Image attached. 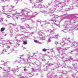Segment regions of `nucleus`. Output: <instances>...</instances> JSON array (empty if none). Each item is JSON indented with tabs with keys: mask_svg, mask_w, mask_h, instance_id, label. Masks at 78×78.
<instances>
[{
	"mask_svg": "<svg viewBox=\"0 0 78 78\" xmlns=\"http://www.w3.org/2000/svg\"><path fill=\"white\" fill-rule=\"evenodd\" d=\"M62 19L63 18H70L69 21H66L64 23V24L65 25H63L62 26L63 27V30H69L70 28H67V26H71V24H69V23H71V20H73V23H75L76 22V18H77V17L75 15L71 14L67 15V14H65L63 15H62L61 16ZM67 28L68 29H67Z\"/></svg>",
	"mask_w": 78,
	"mask_h": 78,
	"instance_id": "f257e3e1",
	"label": "nucleus"
},
{
	"mask_svg": "<svg viewBox=\"0 0 78 78\" xmlns=\"http://www.w3.org/2000/svg\"><path fill=\"white\" fill-rule=\"evenodd\" d=\"M69 3V0H65V2H62L60 3L61 5L59 6V3L54 5V7H53L52 8H49V6H45L43 5V7L47 8V9L48 11H49L50 12H52L54 11V10H56L55 11H59L62 10V8L65 6H67Z\"/></svg>",
	"mask_w": 78,
	"mask_h": 78,
	"instance_id": "f03ea898",
	"label": "nucleus"
},
{
	"mask_svg": "<svg viewBox=\"0 0 78 78\" xmlns=\"http://www.w3.org/2000/svg\"><path fill=\"white\" fill-rule=\"evenodd\" d=\"M22 12H20L19 13H18L17 12H16V14H19L20 16H22V15H24V16H26L25 18H23L22 19H24V20H30L31 19L33 18V17H35L37 15V14H34V13H33V15H27L28 13L33 12L31 11H27L26 9H23L22 10Z\"/></svg>",
	"mask_w": 78,
	"mask_h": 78,
	"instance_id": "7ed1b4c3",
	"label": "nucleus"
},
{
	"mask_svg": "<svg viewBox=\"0 0 78 78\" xmlns=\"http://www.w3.org/2000/svg\"><path fill=\"white\" fill-rule=\"evenodd\" d=\"M55 68L51 70V71H50L47 75V77L49 78H54L56 76V75L55 74V69L56 68L59 67V63H55L54 64Z\"/></svg>",
	"mask_w": 78,
	"mask_h": 78,
	"instance_id": "20e7f679",
	"label": "nucleus"
},
{
	"mask_svg": "<svg viewBox=\"0 0 78 78\" xmlns=\"http://www.w3.org/2000/svg\"><path fill=\"white\" fill-rule=\"evenodd\" d=\"M42 62H40V61H38L37 62H35L33 63L32 64L33 65L37 66H35L34 68H31V71L32 72H39L41 71V67L42 65Z\"/></svg>",
	"mask_w": 78,
	"mask_h": 78,
	"instance_id": "39448f33",
	"label": "nucleus"
},
{
	"mask_svg": "<svg viewBox=\"0 0 78 78\" xmlns=\"http://www.w3.org/2000/svg\"><path fill=\"white\" fill-rule=\"evenodd\" d=\"M69 48H62L60 47L58 48H57L58 51L60 54L59 55H58L57 56H59V58L61 59H64V55H65V51L66 50H68Z\"/></svg>",
	"mask_w": 78,
	"mask_h": 78,
	"instance_id": "423d86ee",
	"label": "nucleus"
},
{
	"mask_svg": "<svg viewBox=\"0 0 78 78\" xmlns=\"http://www.w3.org/2000/svg\"><path fill=\"white\" fill-rule=\"evenodd\" d=\"M48 12V13L49 14V16L51 17V18H52L51 20H49V21H51V23H56L57 22V23H59L60 22V21L59 20H56V19L55 18H58V17H59V16L56 15H54L53 14H52V12Z\"/></svg>",
	"mask_w": 78,
	"mask_h": 78,
	"instance_id": "0eeeda50",
	"label": "nucleus"
},
{
	"mask_svg": "<svg viewBox=\"0 0 78 78\" xmlns=\"http://www.w3.org/2000/svg\"><path fill=\"white\" fill-rule=\"evenodd\" d=\"M72 66L74 67V70H72L73 72H75L76 73H73V74H71V76H72V77H76L77 78L78 77V68H77V65L76 64H72ZM78 72V73H77Z\"/></svg>",
	"mask_w": 78,
	"mask_h": 78,
	"instance_id": "6e6552de",
	"label": "nucleus"
},
{
	"mask_svg": "<svg viewBox=\"0 0 78 78\" xmlns=\"http://www.w3.org/2000/svg\"><path fill=\"white\" fill-rule=\"evenodd\" d=\"M53 65V64L49 63H48L47 64H45L44 65H43L44 69L43 70H48L49 67H51Z\"/></svg>",
	"mask_w": 78,
	"mask_h": 78,
	"instance_id": "1a4fd4ad",
	"label": "nucleus"
},
{
	"mask_svg": "<svg viewBox=\"0 0 78 78\" xmlns=\"http://www.w3.org/2000/svg\"><path fill=\"white\" fill-rule=\"evenodd\" d=\"M71 46L72 47H74V48H77L74 50L75 51H76L77 54H78V43H76V42L74 41V43H71Z\"/></svg>",
	"mask_w": 78,
	"mask_h": 78,
	"instance_id": "9d476101",
	"label": "nucleus"
},
{
	"mask_svg": "<svg viewBox=\"0 0 78 78\" xmlns=\"http://www.w3.org/2000/svg\"><path fill=\"white\" fill-rule=\"evenodd\" d=\"M73 30H78V27L77 26L75 27H70V28H69L68 30H62V31H63V32H64L65 33H67L69 31H71V32L72 33H73Z\"/></svg>",
	"mask_w": 78,
	"mask_h": 78,
	"instance_id": "9b49d317",
	"label": "nucleus"
},
{
	"mask_svg": "<svg viewBox=\"0 0 78 78\" xmlns=\"http://www.w3.org/2000/svg\"><path fill=\"white\" fill-rule=\"evenodd\" d=\"M64 67L65 68H69V72H71V74H72L73 73V71H72V70H73V67H69L67 66L66 64H64Z\"/></svg>",
	"mask_w": 78,
	"mask_h": 78,
	"instance_id": "f8f14e48",
	"label": "nucleus"
},
{
	"mask_svg": "<svg viewBox=\"0 0 78 78\" xmlns=\"http://www.w3.org/2000/svg\"><path fill=\"white\" fill-rule=\"evenodd\" d=\"M68 39H67V38H63V41L64 42H65L66 41H68V42L69 43H70V45H71V43H74V42H72L70 40H69L70 38V37H69L68 38Z\"/></svg>",
	"mask_w": 78,
	"mask_h": 78,
	"instance_id": "ddd939ff",
	"label": "nucleus"
},
{
	"mask_svg": "<svg viewBox=\"0 0 78 78\" xmlns=\"http://www.w3.org/2000/svg\"><path fill=\"white\" fill-rule=\"evenodd\" d=\"M9 48H10V46H8V47L6 49H4L2 51V54H5L6 52H8V51L7 50L9 49Z\"/></svg>",
	"mask_w": 78,
	"mask_h": 78,
	"instance_id": "4468645a",
	"label": "nucleus"
},
{
	"mask_svg": "<svg viewBox=\"0 0 78 78\" xmlns=\"http://www.w3.org/2000/svg\"><path fill=\"white\" fill-rule=\"evenodd\" d=\"M30 58L28 57V58L26 60H25L24 58H22L21 60L20 61V62L21 61H23V62L24 63H25V62H27L28 61H29V60H30Z\"/></svg>",
	"mask_w": 78,
	"mask_h": 78,
	"instance_id": "2eb2a0df",
	"label": "nucleus"
},
{
	"mask_svg": "<svg viewBox=\"0 0 78 78\" xmlns=\"http://www.w3.org/2000/svg\"><path fill=\"white\" fill-rule=\"evenodd\" d=\"M1 39H0V44H2L3 45L2 46H1V47H4V45H5V43H4L5 42L4 41H3L2 40V38H1Z\"/></svg>",
	"mask_w": 78,
	"mask_h": 78,
	"instance_id": "dca6fc26",
	"label": "nucleus"
},
{
	"mask_svg": "<svg viewBox=\"0 0 78 78\" xmlns=\"http://www.w3.org/2000/svg\"><path fill=\"white\" fill-rule=\"evenodd\" d=\"M20 41V40H18V41L16 42V43L15 44V45L14 46V47H15V48H17V47H19V45H20V44L19 43V42Z\"/></svg>",
	"mask_w": 78,
	"mask_h": 78,
	"instance_id": "f3484780",
	"label": "nucleus"
},
{
	"mask_svg": "<svg viewBox=\"0 0 78 78\" xmlns=\"http://www.w3.org/2000/svg\"><path fill=\"white\" fill-rule=\"evenodd\" d=\"M12 17V19L13 20H15V19H18V17H17V16L15 14H13V16Z\"/></svg>",
	"mask_w": 78,
	"mask_h": 78,
	"instance_id": "a211bd4d",
	"label": "nucleus"
},
{
	"mask_svg": "<svg viewBox=\"0 0 78 78\" xmlns=\"http://www.w3.org/2000/svg\"><path fill=\"white\" fill-rule=\"evenodd\" d=\"M55 25H56V26H58V27H60V25L59 24H55V23H52L51 24V26H52V28H54V27L55 26Z\"/></svg>",
	"mask_w": 78,
	"mask_h": 78,
	"instance_id": "6ab92c4d",
	"label": "nucleus"
},
{
	"mask_svg": "<svg viewBox=\"0 0 78 78\" xmlns=\"http://www.w3.org/2000/svg\"><path fill=\"white\" fill-rule=\"evenodd\" d=\"M23 32L24 33H30V34H33L34 33L33 32L32 33L28 32V30L25 29L24 30V31Z\"/></svg>",
	"mask_w": 78,
	"mask_h": 78,
	"instance_id": "aec40b11",
	"label": "nucleus"
},
{
	"mask_svg": "<svg viewBox=\"0 0 78 78\" xmlns=\"http://www.w3.org/2000/svg\"><path fill=\"white\" fill-rule=\"evenodd\" d=\"M5 6H3L2 8L3 10L2 11H1V13H2V14H5V12H6V11L4 9V8H5Z\"/></svg>",
	"mask_w": 78,
	"mask_h": 78,
	"instance_id": "412c9836",
	"label": "nucleus"
},
{
	"mask_svg": "<svg viewBox=\"0 0 78 78\" xmlns=\"http://www.w3.org/2000/svg\"><path fill=\"white\" fill-rule=\"evenodd\" d=\"M43 5H42L40 4H39L37 6V8H38L39 9L40 8H43Z\"/></svg>",
	"mask_w": 78,
	"mask_h": 78,
	"instance_id": "4be33fe9",
	"label": "nucleus"
},
{
	"mask_svg": "<svg viewBox=\"0 0 78 78\" xmlns=\"http://www.w3.org/2000/svg\"><path fill=\"white\" fill-rule=\"evenodd\" d=\"M60 75L59 76V78H63V76H62V73H59Z\"/></svg>",
	"mask_w": 78,
	"mask_h": 78,
	"instance_id": "5701e85b",
	"label": "nucleus"
},
{
	"mask_svg": "<svg viewBox=\"0 0 78 78\" xmlns=\"http://www.w3.org/2000/svg\"><path fill=\"white\" fill-rule=\"evenodd\" d=\"M41 12H42L43 13H44L45 14V13H47V14H48V12H47L46 11H44V10H43L41 11Z\"/></svg>",
	"mask_w": 78,
	"mask_h": 78,
	"instance_id": "b1692460",
	"label": "nucleus"
},
{
	"mask_svg": "<svg viewBox=\"0 0 78 78\" xmlns=\"http://www.w3.org/2000/svg\"><path fill=\"white\" fill-rule=\"evenodd\" d=\"M9 26L8 27V28H11V26H10L9 25H12L13 27H14V26H15V25H14V24H12V23H9L8 24Z\"/></svg>",
	"mask_w": 78,
	"mask_h": 78,
	"instance_id": "393cba45",
	"label": "nucleus"
},
{
	"mask_svg": "<svg viewBox=\"0 0 78 78\" xmlns=\"http://www.w3.org/2000/svg\"><path fill=\"white\" fill-rule=\"evenodd\" d=\"M11 41H12V40H11V41H9V40H6V41H4V42H5V44H7V42L11 43Z\"/></svg>",
	"mask_w": 78,
	"mask_h": 78,
	"instance_id": "a878e982",
	"label": "nucleus"
},
{
	"mask_svg": "<svg viewBox=\"0 0 78 78\" xmlns=\"http://www.w3.org/2000/svg\"><path fill=\"white\" fill-rule=\"evenodd\" d=\"M65 42H62L60 43V44L62 45V47H63L64 45H65Z\"/></svg>",
	"mask_w": 78,
	"mask_h": 78,
	"instance_id": "bb28decb",
	"label": "nucleus"
},
{
	"mask_svg": "<svg viewBox=\"0 0 78 78\" xmlns=\"http://www.w3.org/2000/svg\"><path fill=\"white\" fill-rule=\"evenodd\" d=\"M3 70L5 72L3 73H7L8 72V70L3 69Z\"/></svg>",
	"mask_w": 78,
	"mask_h": 78,
	"instance_id": "cd10ccee",
	"label": "nucleus"
},
{
	"mask_svg": "<svg viewBox=\"0 0 78 78\" xmlns=\"http://www.w3.org/2000/svg\"><path fill=\"white\" fill-rule=\"evenodd\" d=\"M5 30V27H2L0 31L1 32H2V31H3L4 30Z\"/></svg>",
	"mask_w": 78,
	"mask_h": 78,
	"instance_id": "c85d7f7f",
	"label": "nucleus"
},
{
	"mask_svg": "<svg viewBox=\"0 0 78 78\" xmlns=\"http://www.w3.org/2000/svg\"><path fill=\"white\" fill-rule=\"evenodd\" d=\"M23 44H24V45H26L27 44V40L23 41Z\"/></svg>",
	"mask_w": 78,
	"mask_h": 78,
	"instance_id": "c756f323",
	"label": "nucleus"
},
{
	"mask_svg": "<svg viewBox=\"0 0 78 78\" xmlns=\"http://www.w3.org/2000/svg\"><path fill=\"white\" fill-rule=\"evenodd\" d=\"M51 38H54L55 39H58V35H55V37H52Z\"/></svg>",
	"mask_w": 78,
	"mask_h": 78,
	"instance_id": "7c9ffc66",
	"label": "nucleus"
},
{
	"mask_svg": "<svg viewBox=\"0 0 78 78\" xmlns=\"http://www.w3.org/2000/svg\"><path fill=\"white\" fill-rule=\"evenodd\" d=\"M62 73H63L64 74H66V73H68V71H66V70H62Z\"/></svg>",
	"mask_w": 78,
	"mask_h": 78,
	"instance_id": "2f4dec72",
	"label": "nucleus"
},
{
	"mask_svg": "<svg viewBox=\"0 0 78 78\" xmlns=\"http://www.w3.org/2000/svg\"><path fill=\"white\" fill-rule=\"evenodd\" d=\"M55 30L53 29V30H48V31L49 33H50H50H53V32H54V31H55Z\"/></svg>",
	"mask_w": 78,
	"mask_h": 78,
	"instance_id": "473e14b6",
	"label": "nucleus"
},
{
	"mask_svg": "<svg viewBox=\"0 0 78 78\" xmlns=\"http://www.w3.org/2000/svg\"><path fill=\"white\" fill-rule=\"evenodd\" d=\"M18 69H16V70H12V71L13 72V73H16V72H18Z\"/></svg>",
	"mask_w": 78,
	"mask_h": 78,
	"instance_id": "72a5a7b5",
	"label": "nucleus"
},
{
	"mask_svg": "<svg viewBox=\"0 0 78 78\" xmlns=\"http://www.w3.org/2000/svg\"><path fill=\"white\" fill-rule=\"evenodd\" d=\"M25 26H26V28H29L30 27V26L28 25V24H25Z\"/></svg>",
	"mask_w": 78,
	"mask_h": 78,
	"instance_id": "f704fd0d",
	"label": "nucleus"
},
{
	"mask_svg": "<svg viewBox=\"0 0 78 78\" xmlns=\"http://www.w3.org/2000/svg\"><path fill=\"white\" fill-rule=\"evenodd\" d=\"M14 51V48H12L10 51V53H12V51Z\"/></svg>",
	"mask_w": 78,
	"mask_h": 78,
	"instance_id": "c9c22d12",
	"label": "nucleus"
},
{
	"mask_svg": "<svg viewBox=\"0 0 78 78\" xmlns=\"http://www.w3.org/2000/svg\"><path fill=\"white\" fill-rule=\"evenodd\" d=\"M47 49L45 48H43L42 50V51H44V52L46 51H47Z\"/></svg>",
	"mask_w": 78,
	"mask_h": 78,
	"instance_id": "e433bc0d",
	"label": "nucleus"
},
{
	"mask_svg": "<svg viewBox=\"0 0 78 78\" xmlns=\"http://www.w3.org/2000/svg\"><path fill=\"white\" fill-rule=\"evenodd\" d=\"M20 28H22V30H24V29H25V27H23L22 26H20Z\"/></svg>",
	"mask_w": 78,
	"mask_h": 78,
	"instance_id": "4c0bfd02",
	"label": "nucleus"
},
{
	"mask_svg": "<svg viewBox=\"0 0 78 78\" xmlns=\"http://www.w3.org/2000/svg\"><path fill=\"white\" fill-rule=\"evenodd\" d=\"M23 34H20L19 35H17L16 37H15V39H16L17 36H23Z\"/></svg>",
	"mask_w": 78,
	"mask_h": 78,
	"instance_id": "58836bf2",
	"label": "nucleus"
},
{
	"mask_svg": "<svg viewBox=\"0 0 78 78\" xmlns=\"http://www.w3.org/2000/svg\"><path fill=\"white\" fill-rule=\"evenodd\" d=\"M14 2H16V5H17L18 2V0H14Z\"/></svg>",
	"mask_w": 78,
	"mask_h": 78,
	"instance_id": "ea45409f",
	"label": "nucleus"
},
{
	"mask_svg": "<svg viewBox=\"0 0 78 78\" xmlns=\"http://www.w3.org/2000/svg\"><path fill=\"white\" fill-rule=\"evenodd\" d=\"M52 4H53V2L49 3L48 4V5H49V6H51V5H52Z\"/></svg>",
	"mask_w": 78,
	"mask_h": 78,
	"instance_id": "a19ab883",
	"label": "nucleus"
},
{
	"mask_svg": "<svg viewBox=\"0 0 78 78\" xmlns=\"http://www.w3.org/2000/svg\"><path fill=\"white\" fill-rule=\"evenodd\" d=\"M30 3H31L32 4H34V2H33V0H30Z\"/></svg>",
	"mask_w": 78,
	"mask_h": 78,
	"instance_id": "79ce46f5",
	"label": "nucleus"
},
{
	"mask_svg": "<svg viewBox=\"0 0 78 78\" xmlns=\"http://www.w3.org/2000/svg\"><path fill=\"white\" fill-rule=\"evenodd\" d=\"M70 8H66V11H70Z\"/></svg>",
	"mask_w": 78,
	"mask_h": 78,
	"instance_id": "37998d69",
	"label": "nucleus"
},
{
	"mask_svg": "<svg viewBox=\"0 0 78 78\" xmlns=\"http://www.w3.org/2000/svg\"><path fill=\"white\" fill-rule=\"evenodd\" d=\"M44 39H45V37H42V38H40V40H41V41H42V40H45Z\"/></svg>",
	"mask_w": 78,
	"mask_h": 78,
	"instance_id": "c03bdc74",
	"label": "nucleus"
},
{
	"mask_svg": "<svg viewBox=\"0 0 78 78\" xmlns=\"http://www.w3.org/2000/svg\"><path fill=\"white\" fill-rule=\"evenodd\" d=\"M69 8H70V10H72V9H73V6H71Z\"/></svg>",
	"mask_w": 78,
	"mask_h": 78,
	"instance_id": "a18cd8bd",
	"label": "nucleus"
},
{
	"mask_svg": "<svg viewBox=\"0 0 78 78\" xmlns=\"http://www.w3.org/2000/svg\"><path fill=\"white\" fill-rule=\"evenodd\" d=\"M37 44H42V43H41L38 41L37 42Z\"/></svg>",
	"mask_w": 78,
	"mask_h": 78,
	"instance_id": "49530a36",
	"label": "nucleus"
},
{
	"mask_svg": "<svg viewBox=\"0 0 78 78\" xmlns=\"http://www.w3.org/2000/svg\"><path fill=\"white\" fill-rule=\"evenodd\" d=\"M34 41V42H35V43H37V42L38 41L36 40H35Z\"/></svg>",
	"mask_w": 78,
	"mask_h": 78,
	"instance_id": "de8ad7c7",
	"label": "nucleus"
},
{
	"mask_svg": "<svg viewBox=\"0 0 78 78\" xmlns=\"http://www.w3.org/2000/svg\"><path fill=\"white\" fill-rule=\"evenodd\" d=\"M50 51H51V52H53V53H55V51H54L53 50V49H51V50H50Z\"/></svg>",
	"mask_w": 78,
	"mask_h": 78,
	"instance_id": "09e8293b",
	"label": "nucleus"
},
{
	"mask_svg": "<svg viewBox=\"0 0 78 78\" xmlns=\"http://www.w3.org/2000/svg\"><path fill=\"white\" fill-rule=\"evenodd\" d=\"M38 1H39V3H40V2H41V3H42V2L43 1V0H38Z\"/></svg>",
	"mask_w": 78,
	"mask_h": 78,
	"instance_id": "8fccbe9b",
	"label": "nucleus"
},
{
	"mask_svg": "<svg viewBox=\"0 0 78 78\" xmlns=\"http://www.w3.org/2000/svg\"><path fill=\"white\" fill-rule=\"evenodd\" d=\"M2 2H6L7 0H1Z\"/></svg>",
	"mask_w": 78,
	"mask_h": 78,
	"instance_id": "3c124183",
	"label": "nucleus"
},
{
	"mask_svg": "<svg viewBox=\"0 0 78 78\" xmlns=\"http://www.w3.org/2000/svg\"><path fill=\"white\" fill-rule=\"evenodd\" d=\"M59 44V43H58V41H55V45H57V44Z\"/></svg>",
	"mask_w": 78,
	"mask_h": 78,
	"instance_id": "603ef678",
	"label": "nucleus"
},
{
	"mask_svg": "<svg viewBox=\"0 0 78 78\" xmlns=\"http://www.w3.org/2000/svg\"><path fill=\"white\" fill-rule=\"evenodd\" d=\"M64 44L65 45H68V43H67L65 42Z\"/></svg>",
	"mask_w": 78,
	"mask_h": 78,
	"instance_id": "864d4df0",
	"label": "nucleus"
},
{
	"mask_svg": "<svg viewBox=\"0 0 78 78\" xmlns=\"http://www.w3.org/2000/svg\"><path fill=\"white\" fill-rule=\"evenodd\" d=\"M7 16H7V17L8 18H9L10 17H11V16H9V15H7Z\"/></svg>",
	"mask_w": 78,
	"mask_h": 78,
	"instance_id": "5fc2aeb1",
	"label": "nucleus"
},
{
	"mask_svg": "<svg viewBox=\"0 0 78 78\" xmlns=\"http://www.w3.org/2000/svg\"><path fill=\"white\" fill-rule=\"evenodd\" d=\"M48 42H51V40H50V39H48Z\"/></svg>",
	"mask_w": 78,
	"mask_h": 78,
	"instance_id": "6e6d98bb",
	"label": "nucleus"
},
{
	"mask_svg": "<svg viewBox=\"0 0 78 78\" xmlns=\"http://www.w3.org/2000/svg\"><path fill=\"white\" fill-rule=\"evenodd\" d=\"M42 60L43 61H44V62H45V59L44 58H43L42 59Z\"/></svg>",
	"mask_w": 78,
	"mask_h": 78,
	"instance_id": "4d7b16f0",
	"label": "nucleus"
},
{
	"mask_svg": "<svg viewBox=\"0 0 78 78\" xmlns=\"http://www.w3.org/2000/svg\"><path fill=\"white\" fill-rule=\"evenodd\" d=\"M24 72H26L27 71V69L26 68H24L23 70Z\"/></svg>",
	"mask_w": 78,
	"mask_h": 78,
	"instance_id": "13d9d810",
	"label": "nucleus"
},
{
	"mask_svg": "<svg viewBox=\"0 0 78 78\" xmlns=\"http://www.w3.org/2000/svg\"><path fill=\"white\" fill-rule=\"evenodd\" d=\"M69 60H73V58L72 57H70V58H69Z\"/></svg>",
	"mask_w": 78,
	"mask_h": 78,
	"instance_id": "bf43d9fd",
	"label": "nucleus"
},
{
	"mask_svg": "<svg viewBox=\"0 0 78 78\" xmlns=\"http://www.w3.org/2000/svg\"><path fill=\"white\" fill-rule=\"evenodd\" d=\"M11 7H12V8H14V6L12 5H11Z\"/></svg>",
	"mask_w": 78,
	"mask_h": 78,
	"instance_id": "052dcab7",
	"label": "nucleus"
},
{
	"mask_svg": "<svg viewBox=\"0 0 78 78\" xmlns=\"http://www.w3.org/2000/svg\"><path fill=\"white\" fill-rule=\"evenodd\" d=\"M31 22H32V23H35V22H34V21H33V20H32L31 21Z\"/></svg>",
	"mask_w": 78,
	"mask_h": 78,
	"instance_id": "680f3d73",
	"label": "nucleus"
},
{
	"mask_svg": "<svg viewBox=\"0 0 78 78\" xmlns=\"http://www.w3.org/2000/svg\"><path fill=\"white\" fill-rule=\"evenodd\" d=\"M7 62H5V63H4V66H6V64H7Z\"/></svg>",
	"mask_w": 78,
	"mask_h": 78,
	"instance_id": "e2e57ef3",
	"label": "nucleus"
},
{
	"mask_svg": "<svg viewBox=\"0 0 78 78\" xmlns=\"http://www.w3.org/2000/svg\"><path fill=\"white\" fill-rule=\"evenodd\" d=\"M55 1L54 2V3H55V4H56V0H55Z\"/></svg>",
	"mask_w": 78,
	"mask_h": 78,
	"instance_id": "0e129e2a",
	"label": "nucleus"
},
{
	"mask_svg": "<svg viewBox=\"0 0 78 78\" xmlns=\"http://www.w3.org/2000/svg\"><path fill=\"white\" fill-rule=\"evenodd\" d=\"M3 20H0V22H3Z\"/></svg>",
	"mask_w": 78,
	"mask_h": 78,
	"instance_id": "69168bd1",
	"label": "nucleus"
},
{
	"mask_svg": "<svg viewBox=\"0 0 78 78\" xmlns=\"http://www.w3.org/2000/svg\"><path fill=\"white\" fill-rule=\"evenodd\" d=\"M29 29H30V30H31V29L32 28H33V27H29Z\"/></svg>",
	"mask_w": 78,
	"mask_h": 78,
	"instance_id": "338daca9",
	"label": "nucleus"
},
{
	"mask_svg": "<svg viewBox=\"0 0 78 78\" xmlns=\"http://www.w3.org/2000/svg\"><path fill=\"white\" fill-rule=\"evenodd\" d=\"M71 40H72V41H74V38H73L72 39H71Z\"/></svg>",
	"mask_w": 78,
	"mask_h": 78,
	"instance_id": "774afa93",
	"label": "nucleus"
}]
</instances>
